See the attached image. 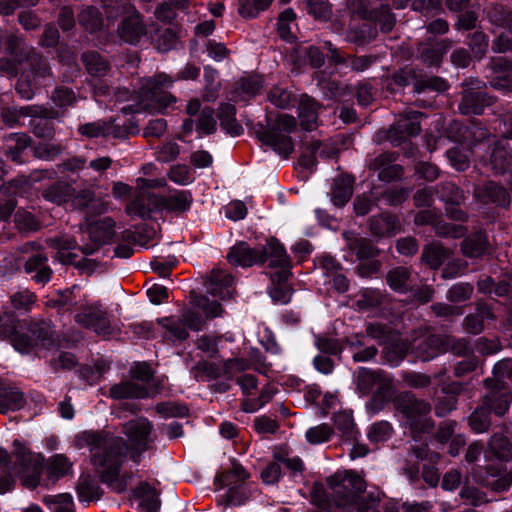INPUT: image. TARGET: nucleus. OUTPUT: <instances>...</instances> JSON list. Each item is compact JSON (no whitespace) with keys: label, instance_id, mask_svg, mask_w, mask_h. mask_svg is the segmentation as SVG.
Wrapping results in <instances>:
<instances>
[{"label":"nucleus","instance_id":"f257e3e1","mask_svg":"<svg viewBox=\"0 0 512 512\" xmlns=\"http://www.w3.org/2000/svg\"><path fill=\"white\" fill-rule=\"evenodd\" d=\"M74 441L78 448H89L92 464L104 484L117 493L127 489L131 475L120 474L129 450L125 439L106 431L86 430L78 433Z\"/></svg>","mask_w":512,"mask_h":512},{"label":"nucleus","instance_id":"f03ea898","mask_svg":"<svg viewBox=\"0 0 512 512\" xmlns=\"http://www.w3.org/2000/svg\"><path fill=\"white\" fill-rule=\"evenodd\" d=\"M333 491L330 512H353L366 489L365 480L353 471L338 472L327 478Z\"/></svg>","mask_w":512,"mask_h":512},{"label":"nucleus","instance_id":"7ed1b4c3","mask_svg":"<svg viewBox=\"0 0 512 512\" xmlns=\"http://www.w3.org/2000/svg\"><path fill=\"white\" fill-rule=\"evenodd\" d=\"M227 260L234 266L250 267L268 263L269 267H274L285 265L286 251L276 239H270L265 246L256 248L250 247L246 242H239L230 249Z\"/></svg>","mask_w":512,"mask_h":512},{"label":"nucleus","instance_id":"20e7f679","mask_svg":"<svg viewBox=\"0 0 512 512\" xmlns=\"http://www.w3.org/2000/svg\"><path fill=\"white\" fill-rule=\"evenodd\" d=\"M297 127L296 118L288 114H278L269 120L268 126L257 132L258 139L271 147L283 158H288L294 151V143L289 136Z\"/></svg>","mask_w":512,"mask_h":512},{"label":"nucleus","instance_id":"39448f33","mask_svg":"<svg viewBox=\"0 0 512 512\" xmlns=\"http://www.w3.org/2000/svg\"><path fill=\"white\" fill-rule=\"evenodd\" d=\"M395 402L414 439H417L421 433L429 432L433 428L429 402L418 399L412 392L408 391L400 393Z\"/></svg>","mask_w":512,"mask_h":512},{"label":"nucleus","instance_id":"423d86ee","mask_svg":"<svg viewBox=\"0 0 512 512\" xmlns=\"http://www.w3.org/2000/svg\"><path fill=\"white\" fill-rule=\"evenodd\" d=\"M13 445L12 470L21 477L23 486L33 490L40 483L43 459L39 455H33L18 440Z\"/></svg>","mask_w":512,"mask_h":512},{"label":"nucleus","instance_id":"0eeeda50","mask_svg":"<svg viewBox=\"0 0 512 512\" xmlns=\"http://www.w3.org/2000/svg\"><path fill=\"white\" fill-rule=\"evenodd\" d=\"M176 79L166 73H157L154 76L141 79V97L157 105V109H164L176 102V98L167 90Z\"/></svg>","mask_w":512,"mask_h":512},{"label":"nucleus","instance_id":"6e6552de","mask_svg":"<svg viewBox=\"0 0 512 512\" xmlns=\"http://www.w3.org/2000/svg\"><path fill=\"white\" fill-rule=\"evenodd\" d=\"M153 424L144 417L133 419L123 425V433L130 441L131 458L138 462L142 453L152 449Z\"/></svg>","mask_w":512,"mask_h":512},{"label":"nucleus","instance_id":"1a4fd4ad","mask_svg":"<svg viewBox=\"0 0 512 512\" xmlns=\"http://www.w3.org/2000/svg\"><path fill=\"white\" fill-rule=\"evenodd\" d=\"M47 244L57 250L55 258L65 265H74L79 271L86 274L93 273L98 267V262L94 259L83 257L78 259V255L72 250L76 249L77 242L69 236H59L47 240Z\"/></svg>","mask_w":512,"mask_h":512},{"label":"nucleus","instance_id":"9d476101","mask_svg":"<svg viewBox=\"0 0 512 512\" xmlns=\"http://www.w3.org/2000/svg\"><path fill=\"white\" fill-rule=\"evenodd\" d=\"M75 322L98 335L111 333V322L106 309L100 303L85 305L74 316Z\"/></svg>","mask_w":512,"mask_h":512},{"label":"nucleus","instance_id":"9b49d317","mask_svg":"<svg viewBox=\"0 0 512 512\" xmlns=\"http://www.w3.org/2000/svg\"><path fill=\"white\" fill-rule=\"evenodd\" d=\"M246 368L247 364L242 359H228L222 364L201 360L190 369V373L196 381H202L204 379H216L223 375H231L235 371H243Z\"/></svg>","mask_w":512,"mask_h":512},{"label":"nucleus","instance_id":"f8f14e48","mask_svg":"<svg viewBox=\"0 0 512 512\" xmlns=\"http://www.w3.org/2000/svg\"><path fill=\"white\" fill-rule=\"evenodd\" d=\"M484 386L489 392L483 398L484 406L497 416H503L509 409L512 395L505 384L498 379L487 378Z\"/></svg>","mask_w":512,"mask_h":512},{"label":"nucleus","instance_id":"ddd939ff","mask_svg":"<svg viewBox=\"0 0 512 512\" xmlns=\"http://www.w3.org/2000/svg\"><path fill=\"white\" fill-rule=\"evenodd\" d=\"M115 222L110 217L89 222L87 224L86 232L91 241V244L84 245L80 248L84 255L93 254L98 248L112 240L114 236Z\"/></svg>","mask_w":512,"mask_h":512},{"label":"nucleus","instance_id":"4468645a","mask_svg":"<svg viewBox=\"0 0 512 512\" xmlns=\"http://www.w3.org/2000/svg\"><path fill=\"white\" fill-rule=\"evenodd\" d=\"M423 113L408 110L399 114L394 125L388 130V138L394 145H400L406 137L416 136L421 131L419 118Z\"/></svg>","mask_w":512,"mask_h":512},{"label":"nucleus","instance_id":"2eb2a0df","mask_svg":"<svg viewBox=\"0 0 512 512\" xmlns=\"http://www.w3.org/2000/svg\"><path fill=\"white\" fill-rule=\"evenodd\" d=\"M290 267V259L287 254L285 265H274L273 267L279 269L270 276L272 286L269 289V293L274 302L286 304L291 299L293 290L287 284L291 275Z\"/></svg>","mask_w":512,"mask_h":512},{"label":"nucleus","instance_id":"dca6fc26","mask_svg":"<svg viewBox=\"0 0 512 512\" xmlns=\"http://www.w3.org/2000/svg\"><path fill=\"white\" fill-rule=\"evenodd\" d=\"M443 336L427 334L413 338L411 343L412 353L422 362L430 361L443 353Z\"/></svg>","mask_w":512,"mask_h":512},{"label":"nucleus","instance_id":"f3484780","mask_svg":"<svg viewBox=\"0 0 512 512\" xmlns=\"http://www.w3.org/2000/svg\"><path fill=\"white\" fill-rule=\"evenodd\" d=\"M186 113L190 116H197L196 131L199 136L213 134L217 129V122L214 117V109L209 106H201L197 98L191 99L186 106Z\"/></svg>","mask_w":512,"mask_h":512},{"label":"nucleus","instance_id":"a211bd4d","mask_svg":"<svg viewBox=\"0 0 512 512\" xmlns=\"http://www.w3.org/2000/svg\"><path fill=\"white\" fill-rule=\"evenodd\" d=\"M158 393L157 388L148 387L133 380L116 383L109 389V396L114 400L144 399Z\"/></svg>","mask_w":512,"mask_h":512},{"label":"nucleus","instance_id":"6ab92c4d","mask_svg":"<svg viewBox=\"0 0 512 512\" xmlns=\"http://www.w3.org/2000/svg\"><path fill=\"white\" fill-rule=\"evenodd\" d=\"M487 166L496 176L512 171V153L506 138L494 142Z\"/></svg>","mask_w":512,"mask_h":512},{"label":"nucleus","instance_id":"aec40b11","mask_svg":"<svg viewBox=\"0 0 512 512\" xmlns=\"http://www.w3.org/2000/svg\"><path fill=\"white\" fill-rule=\"evenodd\" d=\"M192 201V194L187 190L175 191L167 197L158 196L156 194L150 196V202L153 204L154 208L175 213H183L187 211L190 208Z\"/></svg>","mask_w":512,"mask_h":512},{"label":"nucleus","instance_id":"412c9836","mask_svg":"<svg viewBox=\"0 0 512 512\" xmlns=\"http://www.w3.org/2000/svg\"><path fill=\"white\" fill-rule=\"evenodd\" d=\"M234 278L231 274L223 272L219 268L211 271V274L206 277L205 287L208 294L226 299L232 297L234 293L233 288Z\"/></svg>","mask_w":512,"mask_h":512},{"label":"nucleus","instance_id":"4be33fe9","mask_svg":"<svg viewBox=\"0 0 512 512\" xmlns=\"http://www.w3.org/2000/svg\"><path fill=\"white\" fill-rule=\"evenodd\" d=\"M119 37L126 43L137 44L146 35L147 29L136 11L125 16L117 29Z\"/></svg>","mask_w":512,"mask_h":512},{"label":"nucleus","instance_id":"5701e85b","mask_svg":"<svg viewBox=\"0 0 512 512\" xmlns=\"http://www.w3.org/2000/svg\"><path fill=\"white\" fill-rule=\"evenodd\" d=\"M322 105L313 97L302 94L298 105V118L301 127L306 131H312L318 126L319 111Z\"/></svg>","mask_w":512,"mask_h":512},{"label":"nucleus","instance_id":"b1692460","mask_svg":"<svg viewBox=\"0 0 512 512\" xmlns=\"http://www.w3.org/2000/svg\"><path fill=\"white\" fill-rule=\"evenodd\" d=\"M452 44V40L447 38L436 42L428 40L425 43L419 44V57L421 61L428 66H439L443 56L452 47Z\"/></svg>","mask_w":512,"mask_h":512},{"label":"nucleus","instance_id":"393cba45","mask_svg":"<svg viewBox=\"0 0 512 512\" xmlns=\"http://www.w3.org/2000/svg\"><path fill=\"white\" fill-rule=\"evenodd\" d=\"M36 115L55 116V113L47 111L46 107L41 105H27L20 108L8 107L1 111V118L9 127L22 125L21 118Z\"/></svg>","mask_w":512,"mask_h":512},{"label":"nucleus","instance_id":"a878e982","mask_svg":"<svg viewBox=\"0 0 512 512\" xmlns=\"http://www.w3.org/2000/svg\"><path fill=\"white\" fill-rule=\"evenodd\" d=\"M385 280L391 290L401 294L411 292L415 287L412 270L405 266L390 269Z\"/></svg>","mask_w":512,"mask_h":512},{"label":"nucleus","instance_id":"bb28decb","mask_svg":"<svg viewBox=\"0 0 512 512\" xmlns=\"http://www.w3.org/2000/svg\"><path fill=\"white\" fill-rule=\"evenodd\" d=\"M347 248L356 255L359 260L373 259L377 257L380 250L373 245L371 240L361 237L353 232H343Z\"/></svg>","mask_w":512,"mask_h":512},{"label":"nucleus","instance_id":"cd10ccee","mask_svg":"<svg viewBox=\"0 0 512 512\" xmlns=\"http://www.w3.org/2000/svg\"><path fill=\"white\" fill-rule=\"evenodd\" d=\"M475 196L483 204L493 203L503 207H507L510 204V196L507 190L493 181L476 189Z\"/></svg>","mask_w":512,"mask_h":512},{"label":"nucleus","instance_id":"c85d7f7f","mask_svg":"<svg viewBox=\"0 0 512 512\" xmlns=\"http://www.w3.org/2000/svg\"><path fill=\"white\" fill-rule=\"evenodd\" d=\"M491 103V98L484 92L465 89L458 108L462 114H481Z\"/></svg>","mask_w":512,"mask_h":512},{"label":"nucleus","instance_id":"c756f323","mask_svg":"<svg viewBox=\"0 0 512 512\" xmlns=\"http://www.w3.org/2000/svg\"><path fill=\"white\" fill-rule=\"evenodd\" d=\"M72 206L79 210L89 209V213L102 214L107 211L108 204L95 198V192L90 188L81 189L70 200Z\"/></svg>","mask_w":512,"mask_h":512},{"label":"nucleus","instance_id":"7c9ffc66","mask_svg":"<svg viewBox=\"0 0 512 512\" xmlns=\"http://www.w3.org/2000/svg\"><path fill=\"white\" fill-rule=\"evenodd\" d=\"M133 497L144 512H157L160 508L159 492L148 482H140L133 490Z\"/></svg>","mask_w":512,"mask_h":512},{"label":"nucleus","instance_id":"2f4dec72","mask_svg":"<svg viewBox=\"0 0 512 512\" xmlns=\"http://www.w3.org/2000/svg\"><path fill=\"white\" fill-rule=\"evenodd\" d=\"M47 111H52L55 113V116L48 115H36L30 116L32 119L30 120V129L33 135L37 138H42L45 140H52L55 137L56 130L53 122L51 120L58 119L60 114L57 110L52 107H46Z\"/></svg>","mask_w":512,"mask_h":512},{"label":"nucleus","instance_id":"473e14b6","mask_svg":"<svg viewBox=\"0 0 512 512\" xmlns=\"http://www.w3.org/2000/svg\"><path fill=\"white\" fill-rule=\"evenodd\" d=\"M263 87L262 78L256 74L241 77L232 91L233 100H248L257 95Z\"/></svg>","mask_w":512,"mask_h":512},{"label":"nucleus","instance_id":"72a5a7b5","mask_svg":"<svg viewBox=\"0 0 512 512\" xmlns=\"http://www.w3.org/2000/svg\"><path fill=\"white\" fill-rule=\"evenodd\" d=\"M369 228L374 236L390 237L400 232V223L396 216L384 213L371 217Z\"/></svg>","mask_w":512,"mask_h":512},{"label":"nucleus","instance_id":"f704fd0d","mask_svg":"<svg viewBox=\"0 0 512 512\" xmlns=\"http://www.w3.org/2000/svg\"><path fill=\"white\" fill-rule=\"evenodd\" d=\"M333 424L337 432L339 433L343 442L353 444L357 442L359 432L354 423L353 416L350 412L341 411L334 414Z\"/></svg>","mask_w":512,"mask_h":512},{"label":"nucleus","instance_id":"c9c22d12","mask_svg":"<svg viewBox=\"0 0 512 512\" xmlns=\"http://www.w3.org/2000/svg\"><path fill=\"white\" fill-rule=\"evenodd\" d=\"M75 188L65 181H57L44 188L42 197L50 203L61 206L69 202L74 196Z\"/></svg>","mask_w":512,"mask_h":512},{"label":"nucleus","instance_id":"e433bc0d","mask_svg":"<svg viewBox=\"0 0 512 512\" xmlns=\"http://www.w3.org/2000/svg\"><path fill=\"white\" fill-rule=\"evenodd\" d=\"M81 60L85 70L93 78L105 77L111 70L109 61L97 51H86L82 53Z\"/></svg>","mask_w":512,"mask_h":512},{"label":"nucleus","instance_id":"4c0bfd02","mask_svg":"<svg viewBox=\"0 0 512 512\" xmlns=\"http://www.w3.org/2000/svg\"><path fill=\"white\" fill-rule=\"evenodd\" d=\"M29 65V69L25 74H30V77L39 84L52 76L49 63L36 49L29 50L28 57L24 61Z\"/></svg>","mask_w":512,"mask_h":512},{"label":"nucleus","instance_id":"58836bf2","mask_svg":"<svg viewBox=\"0 0 512 512\" xmlns=\"http://www.w3.org/2000/svg\"><path fill=\"white\" fill-rule=\"evenodd\" d=\"M461 250L469 258L482 257L489 250L487 235L482 232L471 234L462 241Z\"/></svg>","mask_w":512,"mask_h":512},{"label":"nucleus","instance_id":"ea45409f","mask_svg":"<svg viewBox=\"0 0 512 512\" xmlns=\"http://www.w3.org/2000/svg\"><path fill=\"white\" fill-rule=\"evenodd\" d=\"M31 138L25 133H11L4 138L5 152L16 163H22L21 154L30 145Z\"/></svg>","mask_w":512,"mask_h":512},{"label":"nucleus","instance_id":"a19ab883","mask_svg":"<svg viewBox=\"0 0 512 512\" xmlns=\"http://www.w3.org/2000/svg\"><path fill=\"white\" fill-rule=\"evenodd\" d=\"M28 332L32 335L37 346L47 349L54 346V331L49 321H31L28 325Z\"/></svg>","mask_w":512,"mask_h":512},{"label":"nucleus","instance_id":"79ce46f5","mask_svg":"<svg viewBox=\"0 0 512 512\" xmlns=\"http://www.w3.org/2000/svg\"><path fill=\"white\" fill-rule=\"evenodd\" d=\"M80 501H97L102 496V490L90 474H82L76 486Z\"/></svg>","mask_w":512,"mask_h":512},{"label":"nucleus","instance_id":"37998d69","mask_svg":"<svg viewBox=\"0 0 512 512\" xmlns=\"http://www.w3.org/2000/svg\"><path fill=\"white\" fill-rule=\"evenodd\" d=\"M353 194V179L348 175H342L334 180L332 186V201L336 206H344Z\"/></svg>","mask_w":512,"mask_h":512},{"label":"nucleus","instance_id":"c03bdc74","mask_svg":"<svg viewBox=\"0 0 512 512\" xmlns=\"http://www.w3.org/2000/svg\"><path fill=\"white\" fill-rule=\"evenodd\" d=\"M236 108L233 104H221L218 109L220 126L230 135L239 136L243 133V127L235 118Z\"/></svg>","mask_w":512,"mask_h":512},{"label":"nucleus","instance_id":"a18cd8bd","mask_svg":"<svg viewBox=\"0 0 512 512\" xmlns=\"http://www.w3.org/2000/svg\"><path fill=\"white\" fill-rule=\"evenodd\" d=\"M450 250L440 243H431L424 246L421 260L431 269H438L450 256Z\"/></svg>","mask_w":512,"mask_h":512},{"label":"nucleus","instance_id":"49530a36","mask_svg":"<svg viewBox=\"0 0 512 512\" xmlns=\"http://www.w3.org/2000/svg\"><path fill=\"white\" fill-rule=\"evenodd\" d=\"M0 396V413L20 410L26 403L24 394L16 388L6 387L3 385Z\"/></svg>","mask_w":512,"mask_h":512},{"label":"nucleus","instance_id":"de8ad7c7","mask_svg":"<svg viewBox=\"0 0 512 512\" xmlns=\"http://www.w3.org/2000/svg\"><path fill=\"white\" fill-rule=\"evenodd\" d=\"M460 131L459 140L470 148L491 136L487 128L477 122H472L469 126L461 128Z\"/></svg>","mask_w":512,"mask_h":512},{"label":"nucleus","instance_id":"09e8293b","mask_svg":"<svg viewBox=\"0 0 512 512\" xmlns=\"http://www.w3.org/2000/svg\"><path fill=\"white\" fill-rule=\"evenodd\" d=\"M78 291L80 288L77 285L64 291H58L55 298L47 301V306L56 308L59 312H68L77 304L76 292Z\"/></svg>","mask_w":512,"mask_h":512},{"label":"nucleus","instance_id":"8fccbe9b","mask_svg":"<svg viewBox=\"0 0 512 512\" xmlns=\"http://www.w3.org/2000/svg\"><path fill=\"white\" fill-rule=\"evenodd\" d=\"M512 445L509 439L501 433H495L491 436L488 443V450L496 458L502 461H508L512 456Z\"/></svg>","mask_w":512,"mask_h":512},{"label":"nucleus","instance_id":"3c124183","mask_svg":"<svg viewBox=\"0 0 512 512\" xmlns=\"http://www.w3.org/2000/svg\"><path fill=\"white\" fill-rule=\"evenodd\" d=\"M6 52L15 58L18 62H24L28 57L29 50H35L34 47L25 44L24 39L14 33L6 36Z\"/></svg>","mask_w":512,"mask_h":512},{"label":"nucleus","instance_id":"603ef678","mask_svg":"<svg viewBox=\"0 0 512 512\" xmlns=\"http://www.w3.org/2000/svg\"><path fill=\"white\" fill-rule=\"evenodd\" d=\"M158 323L167 331L168 337L172 340L184 341L189 337V332L180 317L161 318Z\"/></svg>","mask_w":512,"mask_h":512},{"label":"nucleus","instance_id":"864d4df0","mask_svg":"<svg viewBox=\"0 0 512 512\" xmlns=\"http://www.w3.org/2000/svg\"><path fill=\"white\" fill-rule=\"evenodd\" d=\"M435 192L439 198L450 205H460L464 201V194L452 182H442L435 187Z\"/></svg>","mask_w":512,"mask_h":512},{"label":"nucleus","instance_id":"5fc2aeb1","mask_svg":"<svg viewBox=\"0 0 512 512\" xmlns=\"http://www.w3.org/2000/svg\"><path fill=\"white\" fill-rule=\"evenodd\" d=\"M381 374L382 371L380 370L375 371L364 367L360 368L357 374V387L359 391L364 395L369 394L375 389Z\"/></svg>","mask_w":512,"mask_h":512},{"label":"nucleus","instance_id":"6e6d98bb","mask_svg":"<svg viewBox=\"0 0 512 512\" xmlns=\"http://www.w3.org/2000/svg\"><path fill=\"white\" fill-rule=\"evenodd\" d=\"M409 346L400 341L399 335L394 341H390L389 344L384 345L383 353L387 362L392 366H397L406 356Z\"/></svg>","mask_w":512,"mask_h":512},{"label":"nucleus","instance_id":"4d7b16f0","mask_svg":"<svg viewBox=\"0 0 512 512\" xmlns=\"http://www.w3.org/2000/svg\"><path fill=\"white\" fill-rule=\"evenodd\" d=\"M366 335L378 342L379 345H387L394 341L397 333L388 325L381 323H370L366 327Z\"/></svg>","mask_w":512,"mask_h":512},{"label":"nucleus","instance_id":"13d9d810","mask_svg":"<svg viewBox=\"0 0 512 512\" xmlns=\"http://www.w3.org/2000/svg\"><path fill=\"white\" fill-rule=\"evenodd\" d=\"M152 195L153 194H141L127 206V213L143 219L150 217V214L154 210H159V208H154L153 204L150 202V196Z\"/></svg>","mask_w":512,"mask_h":512},{"label":"nucleus","instance_id":"bf43d9fd","mask_svg":"<svg viewBox=\"0 0 512 512\" xmlns=\"http://www.w3.org/2000/svg\"><path fill=\"white\" fill-rule=\"evenodd\" d=\"M64 150L65 146L60 142H42L33 147V155L41 160L52 161Z\"/></svg>","mask_w":512,"mask_h":512},{"label":"nucleus","instance_id":"052dcab7","mask_svg":"<svg viewBox=\"0 0 512 512\" xmlns=\"http://www.w3.org/2000/svg\"><path fill=\"white\" fill-rule=\"evenodd\" d=\"M78 21L89 32L101 29L103 19L99 10L95 7H86L78 15Z\"/></svg>","mask_w":512,"mask_h":512},{"label":"nucleus","instance_id":"680f3d73","mask_svg":"<svg viewBox=\"0 0 512 512\" xmlns=\"http://www.w3.org/2000/svg\"><path fill=\"white\" fill-rule=\"evenodd\" d=\"M249 478V473L244 467L238 463L233 462L232 467L222 473L218 480L221 482V487L244 484L245 480Z\"/></svg>","mask_w":512,"mask_h":512},{"label":"nucleus","instance_id":"e2e57ef3","mask_svg":"<svg viewBox=\"0 0 512 512\" xmlns=\"http://www.w3.org/2000/svg\"><path fill=\"white\" fill-rule=\"evenodd\" d=\"M468 422H469L471 429L474 432H476V433L486 432L491 425L490 411L482 403V406L478 407L469 416Z\"/></svg>","mask_w":512,"mask_h":512},{"label":"nucleus","instance_id":"0e129e2a","mask_svg":"<svg viewBox=\"0 0 512 512\" xmlns=\"http://www.w3.org/2000/svg\"><path fill=\"white\" fill-rule=\"evenodd\" d=\"M448 85L446 81L438 76H420L414 83V91L421 93L425 90H432L436 92H443L447 89Z\"/></svg>","mask_w":512,"mask_h":512},{"label":"nucleus","instance_id":"69168bd1","mask_svg":"<svg viewBox=\"0 0 512 512\" xmlns=\"http://www.w3.org/2000/svg\"><path fill=\"white\" fill-rule=\"evenodd\" d=\"M43 502L48 506L54 505V512H75L73 497L69 493L46 495Z\"/></svg>","mask_w":512,"mask_h":512},{"label":"nucleus","instance_id":"338daca9","mask_svg":"<svg viewBox=\"0 0 512 512\" xmlns=\"http://www.w3.org/2000/svg\"><path fill=\"white\" fill-rule=\"evenodd\" d=\"M72 468V462L63 454H55L48 459V472L57 478L67 475Z\"/></svg>","mask_w":512,"mask_h":512},{"label":"nucleus","instance_id":"774afa93","mask_svg":"<svg viewBox=\"0 0 512 512\" xmlns=\"http://www.w3.org/2000/svg\"><path fill=\"white\" fill-rule=\"evenodd\" d=\"M333 433L334 430L330 425L322 423L320 425L309 428L306 431L305 437L310 444L318 445L329 441Z\"/></svg>","mask_w":512,"mask_h":512}]
</instances>
